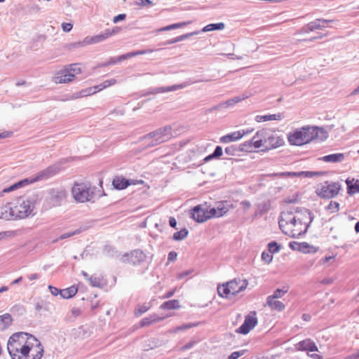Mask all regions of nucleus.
<instances>
[{
	"instance_id": "obj_57",
	"label": "nucleus",
	"mask_w": 359,
	"mask_h": 359,
	"mask_svg": "<svg viewBox=\"0 0 359 359\" xmlns=\"http://www.w3.org/2000/svg\"><path fill=\"white\" fill-rule=\"evenodd\" d=\"M101 90H102V88L100 84L97 85V86H95L93 87H90L88 89H87L88 94H94V93H95L97 92H100Z\"/></svg>"
},
{
	"instance_id": "obj_36",
	"label": "nucleus",
	"mask_w": 359,
	"mask_h": 359,
	"mask_svg": "<svg viewBox=\"0 0 359 359\" xmlns=\"http://www.w3.org/2000/svg\"><path fill=\"white\" fill-rule=\"evenodd\" d=\"M283 116L281 114H269L264 116H257V121H268L272 120H280L282 119Z\"/></svg>"
},
{
	"instance_id": "obj_22",
	"label": "nucleus",
	"mask_w": 359,
	"mask_h": 359,
	"mask_svg": "<svg viewBox=\"0 0 359 359\" xmlns=\"http://www.w3.org/2000/svg\"><path fill=\"white\" fill-rule=\"evenodd\" d=\"M297 349L299 351H317L316 344L310 339L302 340L297 344Z\"/></svg>"
},
{
	"instance_id": "obj_64",
	"label": "nucleus",
	"mask_w": 359,
	"mask_h": 359,
	"mask_svg": "<svg viewBox=\"0 0 359 359\" xmlns=\"http://www.w3.org/2000/svg\"><path fill=\"white\" fill-rule=\"evenodd\" d=\"M72 27L71 23L65 22L62 25V29L65 32H69L72 29Z\"/></svg>"
},
{
	"instance_id": "obj_37",
	"label": "nucleus",
	"mask_w": 359,
	"mask_h": 359,
	"mask_svg": "<svg viewBox=\"0 0 359 359\" xmlns=\"http://www.w3.org/2000/svg\"><path fill=\"white\" fill-rule=\"evenodd\" d=\"M180 308L179 301L177 299L169 300L163 303L161 306V309H175Z\"/></svg>"
},
{
	"instance_id": "obj_33",
	"label": "nucleus",
	"mask_w": 359,
	"mask_h": 359,
	"mask_svg": "<svg viewBox=\"0 0 359 359\" xmlns=\"http://www.w3.org/2000/svg\"><path fill=\"white\" fill-rule=\"evenodd\" d=\"M149 52H151L149 50H139V51H134V52L128 53L126 54L120 55L117 58L116 61L117 62H121V61H123L124 60H126V59H128V58H130V57H135L137 55L146 54V53H148Z\"/></svg>"
},
{
	"instance_id": "obj_46",
	"label": "nucleus",
	"mask_w": 359,
	"mask_h": 359,
	"mask_svg": "<svg viewBox=\"0 0 359 359\" xmlns=\"http://www.w3.org/2000/svg\"><path fill=\"white\" fill-rule=\"evenodd\" d=\"M326 209L330 210L331 212H337L339 210V203L338 202L331 201Z\"/></svg>"
},
{
	"instance_id": "obj_26",
	"label": "nucleus",
	"mask_w": 359,
	"mask_h": 359,
	"mask_svg": "<svg viewBox=\"0 0 359 359\" xmlns=\"http://www.w3.org/2000/svg\"><path fill=\"white\" fill-rule=\"evenodd\" d=\"M13 217V206L10 203H6L0 206V219H10Z\"/></svg>"
},
{
	"instance_id": "obj_9",
	"label": "nucleus",
	"mask_w": 359,
	"mask_h": 359,
	"mask_svg": "<svg viewBox=\"0 0 359 359\" xmlns=\"http://www.w3.org/2000/svg\"><path fill=\"white\" fill-rule=\"evenodd\" d=\"M72 194L75 200L81 203L88 201L93 197L90 187L85 184H74L72 188Z\"/></svg>"
},
{
	"instance_id": "obj_3",
	"label": "nucleus",
	"mask_w": 359,
	"mask_h": 359,
	"mask_svg": "<svg viewBox=\"0 0 359 359\" xmlns=\"http://www.w3.org/2000/svg\"><path fill=\"white\" fill-rule=\"evenodd\" d=\"M59 171V169L56 168L55 166H49L45 170L41 171L39 173L37 174V175L32 179H25L22 180L11 186H10L8 188H6L3 190L2 193H8L11 191H13L14 190H16L19 188H21L24 186H26L29 184L34 183L35 182L46 180L48 179L53 176H54L56 173H57Z\"/></svg>"
},
{
	"instance_id": "obj_41",
	"label": "nucleus",
	"mask_w": 359,
	"mask_h": 359,
	"mask_svg": "<svg viewBox=\"0 0 359 359\" xmlns=\"http://www.w3.org/2000/svg\"><path fill=\"white\" fill-rule=\"evenodd\" d=\"M267 248L268 251L272 255L278 253L280 250L281 246L276 241H271L268 243Z\"/></svg>"
},
{
	"instance_id": "obj_7",
	"label": "nucleus",
	"mask_w": 359,
	"mask_h": 359,
	"mask_svg": "<svg viewBox=\"0 0 359 359\" xmlns=\"http://www.w3.org/2000/svg\"><path fill=\"white\" fill-rule=\"evenodd\" d=\"M341 189V185L339 182L325 181L316 189V193L321 198L331 199L337 196Z\"/></svg>"
},
{
	"instance_id": "obj_30",
	"label": "nucleus",
	"mask_w": 359,
	"mask_h": 359,
	"mask_svg": "<svg viewBox=\"0 0 359 359\" xmlns=\"http://www.w3.org/2000/svg\"><path fill=\"white\" fill-rule=\"evenodd\" d=\"M78 292V288L75 285H72L66 289L60 290V295L65 299H69L76 295Z\"/></svg>"
},
{
	"instance_id": "obj_52",
	"label": "nucleus",
	"mask_w": 359,
	"mask_h": 359,
	"mask_svg": "<svg viewBox=\"0 0 359 359\" xmlns=\"http://www.w3.org/2000/svg\"><path fill=\"white\" fill-rule=\"evenodd\" d=\"M155 321H156L155 318H145L141 320L140 326L141 327L148 326V325H151L152 323H154Z\"/></svg>"
},
{
	"instance_id": "obj_35",
	"label": "nucleus",
	"mask_w": 359,
	"mask_h": 359,
	"mask_svg": "<svg viewBox=\"0 0 359 359\" xmlns=\"http://www.w3.org/2000/svg\"><path fill=\"white\" fill-rule=\"evenodd\" d=\"M317 248L313 245H309L306 242L299 243V250L303 253H314L317 252Z\"/></svg>"
},
{
	"instance_id": "obj_27",
	"label": "nucleus",
	"mask_w": 359,
	"mask_h": 359,
	"mask_svg": "<svg viewBox=\"0 0 359 359\" xmlns=\"http://www.w3.org/2000/svg\"><path fill=\"white\" fill-rule=\"evenodd\" d=\"M266 304L272 309L277 311H282L285 309V304L279 301L276 300V299H273L272 297H267L266 298Z\"/></svg>"
},
{
	"instance_id": "obj_43",
	"label": "nucleus",
	"mask_w": 359,
	"mask_h": 359,
	"mask_svg": "<svg viewBox=\"0 0 359 359\" xmlns=\"http://www.w3.org/2000/svg\"><path fill=\"white\" fill-rule=\"evenodd\" d=\"M288 291V288L283 287L282 289H276L272 295L268 296L267 297H272L273 299L281 298Z\"/></svg>"
},
{
	"instance_id": "obj_34",
	"label": "nucleus",
	"mask_w": 359,
	"mask_h": 359,
	"mask_svg": "<svg viewBox=\"0 0 359 359\" xmlns=\"http://www.w3.org/2000/svg\"><path fill=\"white\" fill-rule=\"evenodd\" d=\"M225 27V24L224 22H218V23H211L206 26H205L202 29V32H207L215 30H222Z\"/></svg>"
},
{
	"instance_id": "obj_19",
	"label": "nucleus",
	"mask_w": 359,
	"mask_h": 359,
	"mask_svg": "<svg viewBox=\"0 0 359 359\" xmlns=\"http://www.w3.org/2000/svg\"><path fill=\"white\" fill-rule=\"evenodd\" d=\"M208 81L209 80H208V79H201V80H198V81L189 80L187 81H185L183 83L179 84V85H172V86H168V87H158V93L177 90L185 88L189 85L196 83L197 82H204V81Z\"/></svg>"
},
{
	"instance_id": "obj_10",
	"label": "nucleus",
	"mask_w": 359,
	"mask_h": 359,
	"mask_svg": "<svg viewBox=\"0 0 359 359\" xmlns=\"http://www.w3.org/2000/svg\"><path fill=\"white\" fill-rule=\"evenodd\" d=\"M257 323L256 312L251 311L250 314L245 316L243 323L237 329L236 332L247 334L257 325Z\"/></svg>"
},
{
	"instance_id": "obj_23",
	"label": "nucleus",
	"mask_w": 359,
	"mask_h": 359,
	"mask_svg": "<svg viewBox=\"0 0 359 359\" xmlns=\"http://www.w3.org/2000/svg\"><path fill=\"white\" fill-rule=\"evenodd\" d=\"M347 185V194L353 196L356 193H359V180L355 178H347L345 181Z\"/></svg>"
},
{
	"instance_id": "obj_21",
	"label": "nucleus",
	"mask_w": 359,
	"mask_h": 359,
	"mask_svg": "<svg viewBox=\"0 0 359 359\" xmlns=\"http://www.w3.org/2000/svg\"><path fill=\"white\" fill-rule=\"evenodd\" d=\"M245 135V130L235 131L220 137L219 141L222 143H229L241 139Z\"/></svg>"
},
{
	"instance_id": "obj_6",
	"label": "nucleus",
	"mask_w": 359,
	"mask_h": 359,
	"mask_svg": "<svg viewBox=\"0 0 359 359\" xmlns=\"http://www.w3.org/2000/svg\"><path fill=\"white\" fill-rule=\"evenodd\" d=\"M34 205L32 202L23 197H20L13 206V217L15 219H25L33 212Z\"/></svg>"
},
{
	"instance_id": "obj_39",
	"label": "nucleus",
	"mask_w": 359,
	"mask_h": 359,
	"mask_svg": "<svg viewBox=\"0 0 359 359\" xmlns=\"http://www.w3.org/2000/svg\"><path fill=\"white\" fill-rule=\"evenodd\" d=\"M189 231L187 228H183L180 231L174 233L172 239L174 241H182L187 237Z\"/></svg>"
},
{
	"instance_id": "obj_56",
	"label": "nucleus",
	"mask_w": 359,
	"mask_h": 359,
	"mask_svg": "<svg viewBox=\"0 0 359 359\" xmlns=\"http://www.w3.org/2000/svg\"><path fill=\"white\" fill-rule=\"evenodd\" d=\"M116 83V81L115 79H112L104 81L100 85H101V86L102 88V90H103V89H104L106 88H108V87H109L111 86L114 85Z\"/></svg>"
},
{
	"instance_id": "obj_25",
	"label": "nucleus",
	"mask_w": 359,
	"mask_h": 359,
	"mask_svg": "<svg viewBox=\"0 0 359 359\" xmlns=\"http://www.w3.org/2000/svg\"><path fill=\"white\" fill-rule=\"evenodd\" d=\"M198 34V32H190V33H187V34H182L181 36H177L174 39H172L170 40H168L165 42L158 43V46L172 44V43H177L179 41H182L183 40L188 39L191 36L196 35Z\"/></svg>"
},
{
	"instance_id": "obj_11",
	"label": "nucleus",
	"mask_w": 359,
	"mask_h": 359,
	"mask_svg": "<svg viewBox=\"0 0 359 359\" xmlns=\"http://www.w3.org/2000/svg\"><path fill=\"white\" fill-rule=\"evenodd\" d=\"M146 255L142 250H135L130 253H127L123 257V262L126 264L137 266L144 262Z\"/></svg>"
},
{
	"instance_id": "obj_18",
	"label": "nucleus",
	"mask_w": 359,
	"mask_h": 359,
	"mask_svg": "<svg viewBox=\"0 0 359 359\" xmlns=\"http://www.w3.org/2000/svg\"><path fill=\"white\" fill-rule=\"evenodd\" d=\"M325 172H314V171H301V172H283L275 174V175L283 177H312L315 176H321L324 175Z\"/></svg>"
},
{
	"instance_id": "obj_61",
	"label": "nucleus",
	"mask_w": 359,
	"mask_h": 359,
	"mask_svg": "<svg viewBox=\"0 0 359 359\" xmlns=\"http://www.w3.org/2000/svg\"><path fill=\"white\" fill-rule=\"evenodd\" d=\"M126 18V14H119L116 16H115L113 19V22L114 23H117L118 22L121 21V20H125Z\"/></svg>"
},
{
	"instance_id": "obj_58",
	"label": "nucleus",
	"mask_w": 359,
	"mask_h": 359,
	"mask_svg": "<svg viewBox=\"0 0 359 359\" xmlns=\"http://www.w3.org/2000/svg\"><path fill=\"white\" fill-rule=\"evenodd\" d=\"M104 39H106L104 36V34H99V35H96V36H93L90 39V43H97V42H100V41H103Z\"/></svg>"
},
{
	"instance_id": "obj_53",
	"label": "nucleus",
	"mask_w": 359,
	"mask_h": 359,
	"mask_svg": "<svg viewBox=\"0 0 359 359\" xmlns=\"http://www.w3.org/2000/svg\"><path fill=\"white\" fill-rule=\"evenodd\" d=\"M212 154L215 158H219L223 154L222 147L221 146H217Z\"/></svg>"
},
{
	"instance_id": "obj_31",
	"label": "nucleus",
	"mask_w": 359,
	"mask_h": 359,
	"mask_svg": "<svg viewBox=\"0 0 359 359\" xmlns=\"http://www.w3.org/2000/svg\"><path fill=\"white\" fill-rule=\"evenodd\" d=\"M142 144L145 147H154L157 143V138L154 133H150L144 137L142 140Z\"/></svg>"
},
{
	"instance_id": "obj_54",
	"label": "nucleus",
	"mask_w": 359,
	"mask_h": 359,
	"mask_svg": "<svg viewBox=\"0 0 359 359\" xmlns=\"http://www.w3.org/2000/svg\"><path fill=\"white\" fill-rule=\"evenodd\" d=\"M264 138L258 137L253 144V149H259L262 147H264Z\"/></svg>"
},
{
	"instance_id": "obj_60",
	"label": "nucleus",
	"mask_w": 359,
	"mask_h": 359,
	"mask_svg": "<svg viewBox=\"0 0 359 359\" xmlns=\"http://www.w3.org/2000/svg\"><path fill=\"white\" fill-rule=\"evenodd\" d=\"M177 257V253L175 251H170L168 255V262H174L176 260Z\"/></svg>"
},
{
	"instance_id": "obj_32",
	"label": "nucleus",
	"mask_w": 359,
	"mask_h": 359,
	"mask_svg": "<svg viewBox=\"0 0 359 359\" xmlns=\"http://www.w3.org/2000/svg\"><path fill=\"white\" fill-rule=\"evenodd\" d=\"M12 323V317L9 313L0 316V330H5Z\"/></svg>"
},
{
	"instance_id": "obj_29",
	"label": "nucleus",
	"mask_w": 359,
	"mask_h": 359,
	"mask_svg": "<svg viewBox=\"0 0 359 359\" xmlns=\"http://www.w3.org/2000/svg\"><path fill=\"white\" fill-rule=\"evenodd\" d=\"M271 209V203L269 201L261 203L257 205V210L255 212L254 217L262 216Z\"/></svg>"
},
{
	"instance_id": "obj_16",
	"label": "nucleus",
	"mask_w": 359,
	"mask_h": 359,
	"mask_svg": "<svg viewBox=\"0 0 359 359\" xmlns=\"http://www.w3.org/2000/svg\"><path fill=\"white\" fill-rule=\"evenodd\" d=\"M142 180H130L124 178L122 176H116L112 181V185L116 189L121 190L127 188L128 186L132 184H142Z\"/></svg>"
},
{
	"instance_id": "obj_20",
	"label": "nucleus",
	"mask_w": 359,
	"mask_h": 359,
	"mask_svg": "<svg viewBox=\"0 0 359 359\" xmlns=\"http://www.w3.org/2000/svg\"><path fill=\"white\" fill-rule=\"evenodd\" d=\"M248 97L247 96H236V97H234L231 99H229L224 102H222L216 106H215L214 107H212L210 111H213V110H219V109H226L228 107H233L234 106L236 103H238L240 102L241 101L245 100V98H247Z\"/></svg>"
},
{
	"instance_id": "obj_5",
	"label": "nucleus",
	"mask_w": 359,
	"mask_h": 359,
	"mask_svg": "<svg viewBox=\"0 0 359 359\" xmlns=\"http://www.w3.org/2000/svg\"><path fill=\"white\" fill-rule=\"evenodd\" d=\"M247 280H232L217 287V292L220 297L228 298L229 295L236 296L243 291L248 286Z\"/></svg>"
},
{
	"instance_id": "obj_42",
	"label": "nucleus",
	"mask_w": 359,
	"mask_h": 359,
	"mask_svg": "<svg viewBox=\"0 0 359 359\" xmlns=\"http://www.w3.org/2000/svg\"><path fill=\"white\" fill-rule=\"evenodd\" d=\"M225 154L229 156H236L237 155L240 151V149L238 146L237 145H230L229 147H226L224 149Z\"/></svg>"
},
{
	"instance_id": "obj_44",
	"label": "nucleus",
	"mask_w": 359,
	"mask_h": 359,
	"mask_svg": "<svg viewBox=\"0 0 359 359\" xmlns=\"http://www.w3.org/2000/svg\"><path fill=\"white\" fill-rule=\"evenodd\" d=\"M241 152H252L253 151V147L252 142L246 141L238 145Z\"/></svg>"
},
{
	"instance_id": "obj_1",
	"label": "nucleus",
	"mask_w": 359,
	"mask_h": 359,
	"mask_svg": "<svg viewBox=\"0 0 359 359\" xmlns=\"http://www.w3.org/2000/svg\"><path fill=\"white\" fill-rule=\"evenodd\" d=\"M8 351L13 359H41L43 347L34 336L27 332L12 334L7 344Z\"/></svg>"
},
{
	"instance_id": "obj_47",
	"label": "nucleus",
	"mask_w": 359,
	"mask_h": 359,
	"mask_svg": "<svg viewBox=\"0 0 359 359\" xmlns=\"http://www.w3.org/2000/svg\"><path fill=\"white\" fill-rule=\"evenodd\" d=\"M262 259L266 264H270L273 260V255L269 251H264L262 253Z\"/></svg>"
},
{
	"instance_id": "obj_55",
	"label": "nucleus",
	"mask_w": 359,
	"mask_h": 359,
	"mask_svg": "<svg viewBox=\"0 0 359 359\" xmlns=\"http://www.w3.org/2000/svg\"><path fill=\"white\" fill-rule=\"evenodd\" d=\"M205 212H206V216H210V219L213 217H219V216H218L217 208H210V210H205Z\"/></svg>"
},
{
	"instance_id": "obj_12",
	"label": "nucleus",
	"mask_w": 359,
	"mask_h": 359,
	"mask_svg": "<svg viewBox=\"0 0 359 359\" xmlns=\"http://www.w3.org/2000/svg\"><path fill=\"white\" fill-rule=\"evenodd\" d=\"M67 196V192L63 189H52L49 193L48 203L52 207L61 205Z\"/></svg>"
},
{
	"instance_id": "obj_62",
	"label": "nucleus",
	"mask_w": 359,
	"mask_h": 359,
	"mask_svg": "<svg viewBox=\"0 0 359 359\" xmlns=\"http://www.w3.org/2000/svg\"><path fill=\"white\" fill-rule=\"evenodd\" d=\"M289 247L293 250H299V243L296 241H291L289 243Z\"/></svg>"
},
{
	"instance_id": "obj_17",
	"label": "nucleus",
	"mask_w": 359,
	"mask_h": 359,
	"mask_svg": "<svg viewBox=\"0 0 359 359\" xmlns=\"http://www.w3.org/2000/svg\"><path fill=\"white\" fill-rule=\"evenodd\" d=\"M191 217L198 223L204 222L210 219V216H206L205 209L202 208L200 205L191 209Z\"/></svg>"
},
{
	"instance_id": "obj_40",
	"label": "nucleus",
	"mask_w": 359,
	"mask_h": 359,
	"mask_svg": "<svg viewBox=\"0 0 359 359\" xmlns=\"http://www.w3.org/2000/svg\"><path fill=\"white\" fill-rule=\"evenodd\" d=\"M88 281L92 287H101L103 285L102 278L97 276H90Z\"/></svg>"
},
{
	"instance_id": "obj_14",
	"label": "nucleus",
	"mask_w": 359,
	"mask_h": 359,
	"mask_svg": "<svg viewBox=\"0 0 359 359\" xmlns=\"http://www.w3.org/2000/svg\"><path fill=\"white\" fill-rule=\"evenodd\" d=\"M333 21V20L316 19L315 20L310 22L304 27H302V32L303 33H309L316 29L322 30L327 27L325 24L332 22Z\"/></svg>"
},
{
	"instance_id": "obj_28",
	"label": "nucleus",
	"mask_w": 359,
	"mask_h": 359,
	"mask_svg": "<svg viewBox=\"0 0 359 359\" xmlns=\"http://www.w3.org/2000/svg\"><path fill=\"white\" fill-rule=\"evenodd\" d=\"M344 158L345 156L344 154L336 153L324 156L321 158V160L327 163H339L343 161Z\"/></svg>"
},
{
	"instance_id": "obj_15",
	"label": "nucleus",
	"mask_w": 359,
	"mask_h": 359,
	"mask_svg": "<svg viewBox=\"0 0 359 359\" xmlns=\"http://www.w3.org/2000/svg\"><path fill=\"white\" fill-rule=\"evenodd\" d=\"M288 142L292 145L302 146L305 144V135H304L302 128L296 129L294 132L289 133L287 136Z\"/></svg>"
},
{
	"instance_id": "obj_63",
	"label": "nucleus",
	"mask_w": 359,
	"mask_h": 359,
	"mask_svg": "<svg viewBox=\"0 0 359 359\" xmlns=\"http://www.w3.org/2000/svg\"><path fill=\"white\" fill-rule=\"evenodd\" d=\"M13 132L11 131H3L0 133V139H4L12 136Z\"/></svg>"
},
{
	"instance_id": "obj_50",
	"label": "nucleus",
	"mask_w": 359,
	"mask_h": 359,
	"mask_svg": "<svg viewBox=\"0 0 359 359\" xmlns=\"http://www.w3.org/2000/svg\"><path fill=\"white\" fill-rule=\"evenodd\" d=\"M246 352H247L246 350H241L238 351H234L229 355L228 359H237L239 357L243 355Z\"/></svg>"
},
{
	"instance_id": "obj_45",
	"label": "nucleus",
	"mask_w": 359,
	"mask_h": 359,
	"mask_svg": "<svg viewBox=\"0 0 359 359\" xmlns=\"http://www.w3.org/2000/svg\"><path fill=\"white\" fill-rule=\"evenodd\" d=\"M150 304H144L142 305H139L135 310V313L137 316H140L147 311L150 308Z\"/></svg>"
},
{
	"instance_id": "obj_24",
	"label": "nucleus",
	"mask_w": 359,
	"mask_h": 359,
	"mask_svg": "<svg viewBox=\"0 0 359 359\" xmlns=\"http://www.w3.org/2000/svg\"><path fill=\"white\" fill-rule=\"evenodd\" d=\"M172 137L170 126L158 128V144L169 140Z\"/></svg>"
},
{
	"instance_id": "obj_48",
	"label": "nucleus",
	"mask_w": 359,
	"mask_h": 359,
	"mask_svg": "<svg viewBox=\"0 0 359 359\" xmlns=\"http://www.w3.org/2000/svg\"><path fill=\"white\" fill-rule=\"evenodd\" d=\"M120 30H121V29L118 27H115L111 29H108L105 30V32L103 33L104 36L105 37V39H107V38L111 36L112 35L117 34L118 32H120Z\"/></svg>"
},
{
	"instance_id": "obj_4",
	"label": "nucleus",
	"mask_w": 359,
	"mask_h": 359,
	"mask_svg": "<svg viewBox=\"0 0 359 359\" xmlns=\"http://www.w3.org/2000/svg\"><path fill=\"white\" fill-rule=\"evenodd\" d=\"M82 72L78 64H71L58 71L53 77L55 83H67L73 81L76 76Z\"/></svg>"
},
{
	"instance_id": "obj_2",
	"label": "nucleus",
	"mask_w": 359,
	"mask_h": 359,
	"mask_svg": "<svg viewBox=\"0 0 359 359\" xmlns=\"http://www.w3.org/2000/svg\"><path fill=\"white\" fill-rule=\"evenodd\" d=\"M294 210L295 213H301L302 215H304L305 217H309V222H307L304 219V218L297 217V216L290 218V216L292 215V212H287V214H284L285 218H284L283 215H281L278 221V224L280 229L282 230L283 232H284L283 228L284 227L285 225L289 224H291L294 226L299 224L304 225V229H302L300 228L298 229L297 231H292V234L290 235V236L292 238H298L299 236L306 233L310 224H311L314 219V215L310 210L305 208L297 207L294 209Z\"/></svg>"
},
{
	"instance_id": "obj_51",
	"label": "nucleus",
	"mask_w": 359,
	"mask_h": 359,
	"mask_svg": "<svg viewBox=\"0 0 359 359\" xmlns=\"http://www.w3.org/2000/svg\"><path fill=\"white\" fill-rule=\"evenodd\" d=\"M217 210L218 216L222 217L228 212L229 209L222 203L217 207Z\"/></svg>"
},
{
	"instance_id": "obj_13",
	"label": "nucleus",
	"mask_w": 359,
	"mask_h": 359,
	"mask_svg": "<svg viewBox=\"0 0 359 359\" xmlns=\"http://www.w3.org/2000/svg\"><path fill=\"white\" fill-rule=\"evenodd\" d=\"M262 138L264 140V149H262V151H268L271 149L277 148L281 146L284 142L283 139L269 133L267 130H266L265 136L262 137Z\"/></svg>"
},
{
	"instance_id": "obj_49",
	"label": "nucleus",
	"mask_w": 359,
	"mask_h": 359,
	"mask_svg": "<svg viewBox=\"0 0 359 359\" xmlns=\"http://www.w3.org/2000/svg\"><path fill=\"white\" fill-rule=\"evenodd\" d=\"M265 133H266V130L263 129V130H258L256 134L253 136V137L248 140V142H252V146L253 147V144H254V142H255V140L258 138V137H262L265 136Z\"/></svg>"
},
{
	"instance_id": "obj_59",
	"label": "nucleus",
	"mask_w": 359,
	"mask_h": 359,
	"mask_svg": "<svg viewBox=\"0 0 359 359\" xmlns=\"http://www.w3.org/2000/svg\"><path fill=\"white\" fill-rule=\"evenodd\" d=\"M79 233H80L79 230H76V231H74L73 232L66 233H64V234L61 235L60 238V239H65V238H69V237H71L72 236H74L76 234H78Z\"/></svg>"
},
{
	"instance_id": "obj_8",
	"label": "nucleus",
	"mask_w": 359,
	"mask_h": 359,
	"mask_svg": "<svg viewBox=\"0 0 359 359\" xmlns=\"http://www.w3.org/2000/svg\"><path fill=\"white\" fill-rule=\"evenodd\" d=\"M302 128L304 135H305L306 144L311 142L313 140L323 142L328 137L327 132L321 127L308 126L302 127Z\"/></svg>"
},
{
	"instance_id": "obj_38",
	"label": "nucleus",
	"mask_w": 359,
	"mask_h": 359,
	"mask_svg": "<svg viewBox=\"0 0 359 359\" xmlns=\"http://www.w3.org/2000/svg\"><path fill=\"white\" fill-rule=\"evenodd\" d=\"M189 24V22H182L172 24V25H168L166 27L159 28L158 32H163V31H169V30H172V29H177V28H182Z\"/></svg>"
}]
</instances>
